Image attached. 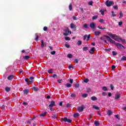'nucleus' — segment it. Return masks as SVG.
I'll use <instances>...</instances> for the list:
<instances>
[{
    "label": "nucleus",
    "mask_w": 126,
    "mask_h": 126,
    "mask_svg": "<svg viewBox=\"0 0 126 126\" xmlns=\"http://www.w3.org/2000/svg\"><path fill=\"white\" fill-rule=\"evenodd\" d=\"M63 31L64 32L63 33V35H64V36H68L69 33L70 34H71V32L69 31V29H68V28L64 29Z\"/></svg>",
    "instance_id": "obj_1"
},
{
    "label": "nucleus",
    "mask_w": 126,
    "mask_h": 126,
    "mask_svg": "<svg viewBox=\"0 0 126 126\" xmlns=\"http://www.w3.org/2000/svg\"><path fill=\"white\" fill-rule=\"evenodd\" d=\"M104 37H105L107 41H108V42H110V43H111V44H115V45H116V43H117V42H116V41H115L114 40H113L110 36L108 35H104Z\"/></svg>",
    "instance_id": "obj_2"
},
{
    "label": "nucleus",
    "mask_w": 126,
    "mask_h": 126,
    "mask_svg": "<svg viewBox=\"0 0 126 126\" xmlns=\"http://www.w3.org/2000/svg\"><path fill=\"white\" fill-rule=\"evenodd\" d=\"M105 4L108 7H110L111 5H114V2H113V1H109V0H107L105 2Z\"/></svg>",
    "instance_id": "obj_3"
},
{
    "label": "nucleus",
    "mask_w": 126,
    "mask_h": 126,
    "mask_svg": "<svg viewBox=\"0 0 126 126\" xmlns=\"http://www.w3.org/2000/svg\"><path fill=\"white\" fill-rule=\"evenodd\" d=\"M90 27L92 29L93 31L96 30V27H95V23H92L90 24Z\"/></svg>",
    "instance_id": "obj_4"
},
{
    "label": "nucleus",
    "mask_w": 126,
    "mask_h": 126,
    "mask_svg": "<svg viewBox=\"0 0 126 126\" xmlns=\"http://www.w3.org/2000/svg\"><path fill=\"white\" fill-rule=\"evenodd\" d=\"M85 108V106L82 105L81 106L78 107L77 108V111L78 112H79V113H81V112H83V110H84Z\"/></svg>",
    "instance_id": "obj_5"
},
{
    "label": "nucleus",
    "mask_w": 126,
    "mask_h": 126,
    "mask_svg": "<svg viewBox=\"0 0 126 126\" xmlns=\"http://www.w3.org/2000/svg\"><path fill=\"white\" fill-rule=\"evenodd\" d=\"M62 120L63 122H64L65 123H69V124H70L71 123V120L67 119V118L65 117L64 118H62Z\"/></svg>",
    "instance_id": "obj_6"
},
{
    "label": "nucleus",
    "mask_w": 126,
    "mask_h": 126,
    "mask_svg": "<svg viewBox=\"0 0 126 126\" xmlns=\"http://www.w3.org/2000/svg\"><path fill=\"white\" fill-rule=\"evenodd\" d=\"M113 40H115V41H118V40L120 39V36L117 35L116 34H113V36L112 37Z\"/></svg>",
    "instance_id": "obj_7"
},
{
    "label": "nucleus",
    "mask_w": 126,
    "mask_h": 126,
    "mask_svg": "<svg viewBox=\"0 0 126 126\" xmlns=\"http://www.w3.org/2000/svg\"><path fill=\"white\" fill-rule=\"evenodd\" d=\"M115 45L117 47L118 49H121V48H125V46H124V45H123L121 43L117 42L116 43H115Z\"/></svg>",
    "instance_id": "obj_8"
},
{
    "label": "nucleus",
    "mask_w": 126,
    "mask_h": 126,
    "mask_svg": "<svg viewBox=\"0 0 126 126\" xmlns=\"http://www.w3.org/2000/svg\"><path fill=\"white\" fill-rule=\"evenodd\" d=\"M54 106H56V102L54 101H51L50 104L49 105V108H53Z\"/></svg>",
    "instance_id": "obj_9"
},
{
    "label": "nucleus",
    "mask_w": 126,
    "mask_h": 126,
    "mask_svg": "<svg viewBox=\"0 0 126 126\" xmlns=\"http://www.w3.org/2000/svg\"><path fill=\"white\" fill-rule=\"evenodd\" d=\"M70 28L71 29H74V30H76V26L72 23L70 24Z\"/></svg>",
    "instance_id": "obj_10"
},
{
    "label": "nucleus",
    "mask_w": 126,
    "mask_h": 126,
    "mask_svg": "<svg viewBox=\"0 0 126 126\" xmlns=\"http://www.w3.org/2000/svg\"><path fill=\"white\" fill-rule=\"evenodd\" d=\"M121 98V94H115V100H119Z\"/></svg>",
    "instance_id": "obj_11"
},
{
    "label": "nucleus",
    "mask_w": 126,
    "mask_h": 126,
    "mask_svg": "<svg viewBox=\"0 0 126 126\" xmlns=\"http://www.w3.org/2000/svg\"><path fill=\"white\" fill-rule=\"evenodd\" d=\"M96 48H95V47H93L90 50H89V53L90 54H94V50H95Z\"/></svg>",
    "instance_id": "obj_12"
},
{
    "label": "nucleus",
    "mask_w": 126,
    "mask_h": 126,
    "mask_svg": "<svg viewBox=\"0 0 126 126\" xmlns=\"http://www.w3.org/2000/svg\"><path fill=\"white\" fill-rule=\"evenodd\" d=\"M13 78H14V76L11 75L7 77V80H11L12 79H13Z\"/></svg>",
    "instance_id": "obj_13"
},
{
    "label": "nucleus",
    "mask_w": 126,
    "mask_h": 126,
    "mask_svg": "<svg viewBox=\"0 0 126 126\" xmlns=\"http://www.w3.org/2000/svg\"><path fill=\"white\" fill-rule=\"evenodd\" d=\"M107 114L108 116H111L113 114V112L111 110H108Z\"/></svg>",
    "instance_id": "obj_14"
},
{
    "label": "nucleus",
    "mask_w": 126,
    "mask_h": 126,
    "mask_svg": "<svg viewBox=\"0 0 126 126\" xmlns=\"http://www.w3.org/2000/svg\"><path fill=\"white\" fill-rule=\"evenodd\" d=\"M51 118L52 119H54V120H57V118H58V115L57 114H53L52 115V116H51Z\"/></svg>",
    "instance_id": "obj_15"
},
{
    "label": "nucleus",
    "mask_w": 126,
    "mask_h": 126,
    "mask_svg": "<svg viewBox=\"0 0 126 126\" xmlns=\"http://www.w3.org/2000/svg\"><path fill=\"white\" fill-rule=\"evenodd\" d=\"M35 41H36V42H38V40H39V35H38V33H35Z\"/></svg>",
    "instance_id": "obj_16"
},
{
    "label": "nucleus",
    "mask_w": 126,
    "mask_h": 126,
    "mask_svg": "<svg viewBox=\"0 0 126 126\" xmlns=\"http://www.w3.org/2000/svg\"><path fill=\"white\" fill-rule=\"evenodd\" d=\"M73 117H74V118H76L79 117V113H74V114H73Z\"/></svg>",
    "instance_id": "obj_17"
},
{
    "label": "nucleus",
    "mask_w": 126,
    "mask_h": 126,
    "mask_svg": "<svg viewBox=\"0 0 126 126\" xmlns=\"http://www.w3.org/2000/svg\"><path fill=\"white\" fill-rule=\"evenodd\" d=\"M100 34H101V32H100L99 31L94 32V34L95 35V36H99V35H100Z\"/></svg>",
    "instance_id": "obj_18"
},
{
    "label": "nucleus",
    "mask_w": 126,
    "mask_h": 126,
    "mask_svg": "<svg viewBox=\"0 0 126 126\" xmlns=\"http://www.w3.org/2000/svg\"><path fill=\"white\" fill-rule=\"evenodd\" d=\"M23 59L24 60H26L27 61V60H29V59H30V56H24Z\"/></svg>",
    "instance_id": "obj_19"
},
{
    "label": "nucleus",
    "mask_w": 126,
    "mask_h": 126,
    "mask_svg": "<svg viewBox=\"0 0 126 126\" xmlns=\"http://www.w3.org/2000/svg\"><path fill=\"white\" fill-rule=\"evenodd\" d=\"M33 91H35V92H37V91H39V88L34 87L32 88Z\"/></svg>",
    "instance_id": "obj_20"
},
{
    "label": "nucleus",
    "mask_w": 126,
    "mask_h": 126,
    "mask_svg": "<svg viewBox=\"0 0 126 126\" xmlns=\"http://www.w3.org/2000/svg\"><path fill=\"white\" fill-rule=\"evenodd\" d=\"M93 108L95 109V110H100V108L96 105H93Z\"/></svg>",
    "instance_id": "obj_21"
},
{
    "label": "nucleus",
    "mask_w": 126,
    "mask_h": 126,
    "mask_svg": "<svg viewBox=\"0 0 126 126\" xmlns=\"http://www.w3.org/2000/svg\"><path fill=\"white\" fill-rule=\"evenodd\" d=\"M91 99L92 101H96V100H97V97L96 96H92Z\"/></svg>",
    "instance_id": "obj_22"
},
{
    "label": "nucleus",
    "mask_w": 126,
    "mask_h": 126,
    "mask_svg": "<svg viewBox=\"0 0 126 126\" xmlns=\"http://www.w3.org/2000/svg\"><path fill=\"white\" fill-rule=\"evenodd\" d=\"M23 92L24 94H26L27 95L29 93V90H24L23 91Z\"/></svg>",
    "instance_id": "obj_23"
},
{
    "label": "nucleus",
    "mask_w": 126,
    "mask_h": 126,
    "mask_svg": "<svg viewBox=\"0 0 126 126\" xmlns=\"http://www.w3.org/2000/svg\"><path fill=\"white\" fill-rule=\"evenodd\" d=\"M6 92H9L10 91V88L7 87L5 88Z\"/></svg>",
    "instance_id": "obj_24"
},
{
    "label": "nucleus",
    "mask_w": 126,
    "mask_h": 126,
    "mask_svg": "<svg viewBox=\"0 0 126 126\" xmlns=\"http://www.w3.org/2000/svg\"><path fill=\"white\" fill-rule=\"evenodd\" d=\"M94 125L96 126H100V123H99V121H94Z\"/></svg>",
    "instance_id": "obj_25"
},
{
    "label": "nucleus",
    "mask_w": 126,
    "mask_h": 126,
    "mask_svg": "<svg viewBox=\"0 0 126 126\" xmlns=\"http://www.w3.org/2000/svg\"><path fill=\"white\" fill-rule=\"evenodd\" d=\"M84 28H86V29H89V25L87 24H85L84 25Z\"/></svg>",
    "instance_id": "obj_26"
},
{
    "label": "nucleus",
    "mask_w": 126,
    "mask_h": 126,
    "mask_svg": "<svg viewBox=\"0 0 126 126\" xmlns=\"http://www.w3.org/2000/svg\"><path fill=\"white\" fill-rule=\"evenodd\" d=\"M46 115H47V112H44L43 113L40 114L39 116L40 117H45V116H46Z\"/></svg>",
    "instance_id": "obj_27"
},
{
    "label": "nucleus",
    "mask_w": 126,
    "mask_h": 126,
    "mask_svg": "<svg viewBox=\"0 0 126 126\" xmlns=\"http://www.w3.org/2000/svg\"><path fill=\"white\" fill-rule=\"evenodd\" d=\"M82 97H83V98H86L87 97H88V94H82Z\"/></svg>",
    "instance_id": "obj_28"
},
{
    "label": "nucleus",
    "mask_w": 126,
    "mask_h": 126,
    "mask_svg": "<svg viewBox=\"0 0 126 126\" xmlns=\"http://www.w3.org/2000/svg\"><path fill=\"white\" fill-rule=\"evenodd\" d=\"M98 18V15L94 16L92 18L93 20H95Z\"/></svg>",
    "instance_id": "obj_29"
},
{
    "label": "nucleus",
    "mask_w": 126,
    "mask_h": 126,
    "mask_svg": "<svg viewBox=\"0 0 126 126\" xmlns=\"http://www.w3.org/2000/svg\"><path fill=\"white\" fill-rule=\"evenodd\" d=\"M77 44V45H78V46H80V45H81L82 44V41H80V40H79V41H78Z\"/></svg>",
    "instance_id": "obj_30"
},
{
    "label": "nucleus",
    "mask_w": 126,
    "mask_h": 126,
    "mask_svg": "<svg viewBox=\"0 0 126 126\" xmlns=\"http://www.w3.org/2000/svg\"><path fill=\"white\" fill-rule=\"evenodd\" d=\"M70 97H71V98H75V97H76V94H72Z\"/></svg>",
    "instance_id": "obj_31"
},
{
    "label": "nucleus",
    "mask_w": 126,
    "mask_h": 126,
    "mask_svg": "<svg viewBox=\"0 0 126 126\" xmlns=\"http://www.w3.org/2000/svg\"><path fill=\"white\" fill-rule=\"evenodd\" d=\"M119 40H120L122 43H126V39H124L121 37H119Z\"/></svg>",
    "instance_id": "obj_32"
},
{
    "label": "nucleus",
    "mask_w": 126,
    "mask_h": 126,
    "mask_svg": "<svg viewBox=\"0 0 126 126\" xmlns=\"http://www.w3.org/2000/svg\"><path fill=\"white\" fill-rule=\"evenodd\" d=\"M99 12L101 14V15H104L105 11L104 10H100Z\"/></svg>",
    "instance_id": "obj_33"
},
{
    "label": "nucleus",
    "mask_w": 126,
    "mask_h": 126,
    "mask_svg": "<svg viewBox=\"0 0 126 126\" xmlns=\"http://www.w3.org/2000/svg\"><path fill=\"white\" fill-rule=\"evenodd\" d=\"M67 57L69 58V59H71L72 58V54H68L67 55Z\"/></svg>",
    "instance_id": "obj_34"
},
{
    "label": "nucleus",
    "mask_w": 126,
    "mask_h": 126,
    "mask_svg": "<svg viewBox=\"0 0 126 126\" xmlns=\"http://www.w3.org/2000/svg\"><path fill=\"white\" fill-rule=\"evenodd\" d=\"M114 117H115V118H117V119L118 120H120V119H121V117H120V116H119V115H114Z\"/></svg>",
    "instance_id": "obj_35"
},
{
    "label": "nucleus",
    "mask_w": 126,
    "mask_h": 126,
    "mask_svg": "<svg viewBox=\"0 0 126 126\" xmlns=\"http://www.w3.org/2000/svg\"><path fill=\"white\" fill-rule=\"evenodd\" d=\"M84 82H85V83H88V82H89V79H85L84 80Z\"/></svg>",
    "instance_id": "obj_36"
},
{
    "label": "nucleus",
    "mask_w": 126,
    "mask_h": 126,
    "mask_svg": "<svg viewBox=\"0 0 126 126\" xmlns=\"http://www.w3.org/2000/svg\"><path fill=\"white\" fill-rule=\"evenodd\" d=\"M121 61H126V56H123L121 58Z\"/></svg>",
    "instance_id": "obj_37"
},
{
    "label": "nucleus",
    "mask_w": 126,
    "mask_h": 126,
    "mask_svg": "<svg viewBox=\"0 0 126 126\" xmlns=\"http://www.w3.org/2000/svg\"><path fill=\"white\" fill-rule=\"evenodd\" d=\"M69 10H72V5L71 4L69 5Z\"/></svg>",
    "instance_id": "obj_38"
},
{
    "label": "nucleus",
    "mask_w": 126,
    "mask_h": 126,
    "mask_svg": "<svg viewBox=\"0 0 126 126\" xmlns=\"http://www.w3.org/2000/svg\"><path fill=\"white\" fill-rule=\"evenodd\" d=\"M74 87H75V88H78V87H79V84L76 83L75 84Z\"/></svg>",
    "instance_id": "obj_39"
},
{
    "label": "nucleus",
    "mask_w": 126,
    "mask_h": 126,
    "mask_svg": "<svg viewBox=\"0 0 126 126\" xmlns=\"http://www.w3.org/2000/svg\"><path fill=\"white\" fill-rule=\"evenodd\" d=\"M65 85L67 88L71 87V84H70L67 83V84H66Z\"/></svg>",
    "instance_id": "obj_40"
},
{
    "label": "nucleus",
    "mask_w": 126,
    "mask_h": 126,
    "mask_svg": "<svg viewBox=\"0 0 126 126\" xmlns=\"http://www.w3.org/2000/svg\"><path fill=\"white\" fill-rule=\"evenodd\" d=\"M65 40H66V41H70V38L68 36H66L65 37Z\"/></svg>",
    "instance_id": "obj_41"
},
{
    "label": "nucleus",
    "mask_w": 126,
    "mask_h": 126,
    "mask_svg": "<svg viewBox=\"0 0 126 126\" xmlns=\"http://www.w3.org/2000/svg\"><path fill=\"white\" fill-rule=\"evenodd\" d=\"M111 50H112L111 48H108V49H105V51L106 52H111Z\"/></svg>",
    "instance_id": "obj_42"
},
{
    "label": "nucleus",
    "mask_w": 126,
    "mask_h": 126,
    "mask_svg": "<svg viewBox=\"0 0 126 126\" xmlns=\"http://www.w3.org/2000/svg\"><path fill=\"white\" fill-rule=\"evenodd\" d=\"M89 5H93V1L92 0H91L88 3Z\"/></svg>",
    "instance_id": "obj_43"
},
{
    "label": "nucleus",
    "mask_w": 126,
    "mask_h": 126,
    "mask_svg": "<svg viewBox=\"0 0 126 126\" xmlns=\"http://www.w3.org/2000/svg\"><path fill=\"white\" fill-rule=\"evenodd\" d=\"M88 47H85L83 48V50L85 51H88Z\"/></svg>",
    "instance_id": "obj_44"
},
{
    "label": "nucleus",
    "mask_w": 126,
    "mask_h": 126,
    "mask_svg": "<svg viewBox=\"0 0 126 126\" xmlns=\"http://www.w3.org/2000/svg\"><path fill=\"white\" fill-rule=\"evenodd\" d=\"M102 90H103V91H107V90H108V89L106 88V87H103L102 88Z\"/></svg>",
    "instance_id": "obj_45"
},
{
    "label": "nucleus",
    "mask_w": 126,
    "mask_h": 126,
    "mask_svg": "<svg viewBox=\"0 0 126 126\" xmlns=\"http://www.w3.org/2000/svg\"><path fill=\"white\" fill-rule=\"evenodd\" d=\"M52 77L53 78H58V76H57V74H53L52 75Z\"/></svg>",
    "instance_id": "obj_46"
},
{
    "label": "nucleus",
    "mask_w": 126,
    "mask_h": 126,
    "mask_svg": "<svg viewBox=\"0 0 126 126\" xmlns=\"http://www.w3.org/2000/svg\"><path fill=\"white\" fill-rule=\"evenodd\" d=\"M65 47H66V48H67V49H69L70 48L69 45L67 44H65Z\"/></svg>",
    "instance_id": "obj_47"
},
{
    "label": "nucleus",
    "mask_w": 126,
    "mask_h": 126,
    "mask_svg": "<svg viewBox=\"0 0 126 126\" xmlns=\"http://www.w3.org/2000/svg\"><path fill=\"white\" fill-rule=\"evenodd\" d=\"M113 8H114V9H118L119 7H118V5L113 6Z\"/></svg>",
    "instance_id": "obj_48"
},
{
    "label": "nucleus",
    "mask_w": 126,
    "mask_h": 126,
    "mask_svg": "<svg viewBox=\"0 0 126 126\" xmlns=\"http://www.w3.org/2000/svg\"><path fill=\"white\" fill-rule=\"evenodd\" d=\"M111 13H112V16H113V17H115V16H116L117 15L115 14L114 13V11H112L111 12Z\"/></svg>",
    "instance_id": "obj_49"
},
{
    "label": "nucleus",
    "mask_w": 126,
    "mask_h": 126,
    "mask_svg": "<svg viewBox=\"0 0 126 126\" xmlns=\"http://www.w3.org/2000/svg\"><path fill=\"white\" fill-rule=\"evenodd\" d=\"M100 40H102L104 41V43L108 44V43L107 42V41L106 40H105L104 38H103V37H100Z\"/></svg>",
    "instance_id": "obj_50"
},
{
    "label": "nucleus",
    "mask_w": 126,
    "mask_h": 126,
    "mask_svg": "<svg viewBox=\"0 0 126 126\" xmlns=\"http://www.w3.org/2000/svg\"><path fill=\"white\" fill-rule=\"evenodd\" d=\"M106 95H107V93H106V92H103V93H102V96H106Z\"/></svg>",
    "instance_id": "obj_51"
},
{
    "label": "nucleus",
    "mask_w": 126,
    "mask_h": 126,
    "mask_svg": "<svg viewBox=\"0 0 126 126\" xmlns=\"http://www.w3.org/2000/svg\"><path fill=\"white\" fill-rule=\"evenodd\" d=\"M118 53H117V52H115V51H112V54L113 55V56H117Z\"/></svg>",
    "instance_id": "obj_52"
},
{
    "label": "nucleus",
    "mask_w": 126,
    "mask_h": 126,
    "mask_svg": "<svg viewBox=\"0 0 126 126\" xmlns=\"http://www.w3.org/2000/svg\"><path fill=\"white\" fill-rule=\"evenodd\" d=\"M69 82L71 84H72L73 83V79H70L69 80Z\"/></svg>",
    "instance_id": "obj_53"
},
{
    "label": "nucleus",
    "mask_w": 126,
    "mask_h": 126,
    "mask_svg": "<svg viewBox=\"0 0 126 126\" xmlns=\"http://www.w3.org/2000/svg\"><path fill=\"white\" fill-rule=\"evenodd\" d=\"M99 22H100V23H104V19H100L99 20Z\"/></svg>",
    "instance_id": "obj_54"
},
{
    "label": "nucleus",
    "mask_w": 126,
    "mask_h": 126,
    "mask_svg": "<svg viewBox=\"0 0 126 126\" xmlns=\"http://www.w3.org/2000/svg\"><path fill=\"white\" fill-rule=\"evenodd\" d=\"M48 73H53V70L52 69H50L48 71Z\"/></svg>",
    "instance_id": "obj_55"
},
{
    "label": "nucleus",
    "mask_w": 126,
    "mask_h": 126,
    "mask_svg": "<svg viewBox=\"0 0 126 126\" xmlns=\"http://www.w3.org/2000/svg\"><path fill=\"white\" fill-rule=\"evenodd\" d=\"M43 30H44V31H47L48 30V27H44L43 28Z\"/></svg>",
    "instance_id": "obj_56"
},
{
    "label": "nucleus",
    "mask_w": 126,
    "mask_h": 126,
    "mask_svg": "<svg viewBox=\"0 0 126 126\" xmlns=\"http://www.w3.org/2000/svg\"><path fill=\"white\" fill-rule=\"evenodd\" d=\"M69 107H71V104L68 103L66 105V108H69Z\"/></svg>",
    "instance_id": "obj_57"
},
{
    "label": "nucleus",
    "mask_w": 126,
    "mask_h": 126,
    "mask_svg": "<svg viewBox=\"0 0 126 126\" xmlns=\"http://www.w3.org/2000/svg\"><path fill=\"white\" fill-rule=\"evenodd\" d=\"M108 35H109V36H110V37H111V38H112L113 36H114V34H112L111 33H109Z\"/></svg>",
    "instance_id": "obj_58"
},
{
    "label": "nucleus",
    "mask_w": 126,
    "mask_h": 126,
    "mask_svg": "<svg viewBox=\"0 0 126 126\" xmlns=\"http://www.w3.org/2000/svg\"><path fill=\"white\" fill-rule=\"evenodd\" d=\"M110 88L111 90H114V86H113V85L110 84Z\"/></svg>",
    "instance_id": "obj_59"
},
{
    "label": "nucleus",
    "mask_w": 126,
    "mask_h": 126,
    "mask_svg": "<svg viewBox=\"0 0 126 126\" xmlns=\"http://www.w3.org/2000/svg\"><path fill=\"white\" fill-rule=\"evenodd\" d=\"M90 34H89L88 35H87V41H89V39H90Z\"/></svg>",
    "instance_id": "obj_60"
},
{
    "label": "nucleus",
    "mask_w": 126,
    "mask_h": 126,
    "mask_svg": "<svg viewBox=\"0 0 126 126\" xmlns=\"http://www.w3.org/2000/svg\"><path fill=\"white\" fill-rule=\"evenodd\" d=\"M111 68L112 69H115V68H116V66H115V65H112Z\"/></svg>",
    "instance_id": "obj_61"
},
{
    "label": "nucleus",
    "mask_w": 126,
    "mask_h": 126,
    "mask_svg": "<svg viewBox=\"0 0 126 126\" xmlns=\"http://www.w3.org/2000/svg\"><path fill=\"white\" fill-rule=\"evenodd\" d=\"M51 55H55L56 54V51H53L51 52Z\"/></svg>",
    "instance_id": "obj_62"
},
{
    "label": "nucleus",
    "mask_w": 126,
    "mask_h": 126,
    "mask_svg": "<svg viewBox=\"0 0 126 126\" xmlns=\"http://www.w3.org/2000/svg\"><path fill=\"white\" fill-rule=\"evenodd\" d=\"M72 19H73L74 20H77V18H76V17L75 16H73V17H72Z\"/></svg>",
    "instance_id": "obj_63"
},
{
    "label": "nucleus",
    "mask_w": 126,
    "mask_h": 126,
    "mask_svg": "<svg viewBox=\"0 0 126 126\" xmlns=\"http://www.w3.org/2000/svg\"><path fill=\"white\" fill-rule=\"evenodd\" d=\"M74 61H75V63H78V59H75Z\"/></svg>",
    "instance_id": "obj_64"
}]
</instances>
